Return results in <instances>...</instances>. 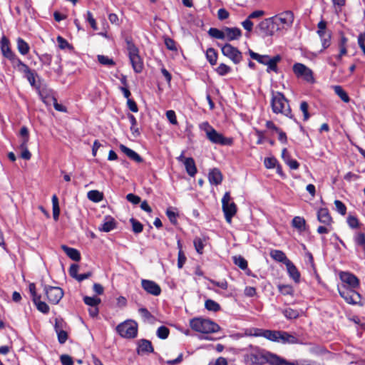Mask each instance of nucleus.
<instances>
[{
	"mask_svg": "<svg viewBox=\"0 0 365 365\" xmlns=\"http://www.w3.org/2000/svg\"><path fill=\"white\" fill-rule=\"evenodd\" d=\"M336 211L341 215H344L346 212V207L345 205L340 200H336L334 201Z\"/></svg>",
	"mask_w": 365,
	"mask_h": 365,
	"instance_id": "52",
	"label": "nucleus"
},
{
	"mask_svg": "<svg viewBox=\"0 0 365 365\" xmlns=\"http://www.w3.org/2000/svg\"><path fill=\"white\" fill-rule=\"evenodd\" d=\"M274 23L273 16L264 19L257 25V29L264 36H272L278 32Z\"/></svg>",
	"mask_w": 365,
	"mask_h": 365,
	"instance_id": "10",
	"label": "nucleus"
},
{
	"mask_svg": "<svg viewBox=\"0 0 365 365\" xmlns=\"http://www.w3.org/2000/svg\"><path fill=\"white\" fill-rule=\"evenodd\" d=\"M354 242L357 248L361 249L365 252V233L363 232H356L354 235Z\"/></svg>",
	"mask_w": 365,
	"mask_h": 365,
	"instance_id": "30",
	"label": "nucleus"
},
{
	"mask_svg": "<svg viewBox=\"0 0 365 365\" xmlns=\"http://www.w3.org/2000/svg\"><path fill=\"white\" fill-rule=\"evenodd\" d=\"M278 289L283 295H292L293 294V289L289 285L279 284Z\"/></svg>",
	"mask_w": 365,
	"mask_h": 365,
	"instance_id": "50",
	"label": "nucleus"
},
{
	"mask_svg": "<svg viewBox=\"0 0 365 365\" xmlns=\"http://www.w3.org/2000/svg\"><path fill=\"white\" fill-rule=\"evenodd\" d=\"M262 329L251 328L245 330V334L249 336H262Z\"/></svg>",
	"mask_w": 365,
	"mask_h": 365,
	"instance_id": "48",
	"label": "nucleus"
},
{
	"mask_svg": "<svg viewBox=\"0 0 365 365\" xmlns=\"http://www.w3.org/2000/svg\"><path fill=\"white\" fill-rule=\"evenodd\" d=\"M0 43L1 51L3 56L10 61H12L16 57V55L11 50L9 39L6 37L3 36L1 39Z\"/></svg>",
	"mask_w": 365,
	"mask_h": 365,
	"instance_id": "16",
	"label": "nucleus"
},
{
	"mask_svg": "<svg viewBox=\"0 0 365 365\" xmlns=\"http://www.w3.org/2000/svg\"><path fill=\"white\" fill-rule=\"evenodd\" d=\"M224 56L230 58L235 64L239 63L242 59V53L230 43H226L221 47Z\"/></svg>",
	"mask_w": 365,
	"mask_h": 365,
	"instance_id": "11",
	"label": "nucleus"
},
{
	"mask_svg": "<svg viewBox=\"0 0 365 365\" xmlns=\"http://www.w3.org/2000/svg\"><path fill=\"white\" fill-rule=\"evenodd\" d=\"M52 206H53V217L55 220H57L60 214V208L58 205V199L56 195L52 196Z\"/></svg>",
	"mask_w": 365,
	"mask_h": 365,
	"instance_id": "38",
	"label": "nucleus"
},
{
	"mask_svg": "<svg viewBox=\"0 0 365 365\" xmlns=\"http://www.w3.org/2000/svg\"><path fill=\"white\" fill-rule=\"evenodd\" d=\"M340 279L346 287L356 289L359 286L358 278L351 273L342 272L339 274Z\"/></svg>",
	"mask_w": 365,
	"mask_h": 365,
	"instance_id": "14",
	"label": "nucleus"
},
{
	"mask_svg": "<svg viewBox=\"0 0 365 365\" xmlns=\"http://www.w3.org/2000/svg\"><path fill=\"white\" fill-rule=\"evenodd\" d=\"M17 49L22 55H26L29 52L30 47L29 44L21 38L16 40Z\"/></svg>",
	"mask_w": 365,
	"mask_h": 365,
	"instance_id": "34",
	"label": "nucleus"
},
{
	"mask_svg": "<svg viewBox=\"0 0 365 365\" xmlns=\"http://www.w3.org/2000/svg\"><path fill=\"white\" fill-rule=\"evenodd\" d=\"M127 50L132 67L135 73H140L143 69V61L139 55L137 46L130 41H127Z\"/></svg>",
	"mask_w": 365,
	"mask_h": 365,
	"instance_id": "6",
	"label": "nucleus"
},
{
	"mask_svg": "<svg viewBox=\"0 0 365 365\" xmlns=\"http://www.w3.org/2000/svg\"><path fill=\"white\" fill-rule=\"evenodd\" d=\"M208 179L211 184L217 185L222 181V174L219 169L214 168L210 171Z\"/></svg>",
	"mask_w": 365,
	"mask_h": 365,
	"instance_id": "23",
	"label": "nucleus"
},
{
	"mask_svg": "<svg viewBox=\"0 0 365 365\" xmlns=\"http://www.w3.org/2000/svg\"><path fill=\"white\" fill-rule=\"evenodd\" d=\"M308 108H309V106H308V103L306 101H302L300 103V110L303 113L304 120H307L309 119V112H308Z\"/></svg>",
	"mask_w": 365,
	"mask_h": 365,
	"instance_id": "58",
	"label": "nucleus"
},
{
	"mask_svg": "<svg viewBox=\"0 0 365 365\" xmlns=\"http://www.w3.org/2000/svg\"><path fill=\"white\" fill-rule=\"evenodd\" d=\"M248 53L252 59L256 60L258 63L263 65L265 64L266 61L270 57L268 55H260L257 53L254 52L252 50H249Z\"/></svg>",
	"mask_w": 365,
	"mask_h": 365,
	"instance_id": "37",
	"label": "nucleus"
},
{
	"mask_svg": "<svg viewBox=\"0 0 365 365\" xmlns=\"http://www.w3.org/2000/svg\"><path fill=\"white\" fill-rule=\"evenodd\" d=\"M39 60L43 65L50 66L52 61V56L50 54L44 53L39 56Z\"/></svg>",
	"mask_w": 365,
	"mask_h": 365,
	"instance_id": "56",
	"label": "nucleus"
},
{
	"mask_svg": "<svg viewBox=\"0 0 365 365\" xmlns=\"http://www.w3.org/2000/svg\"><path fill=\"white\" fill-rule=\"evenodd\" d=\"M61 248L71 259L76 262L81 259V254L76 249L68 247L66 245H62Z\"/></svg>",
	"mask_w": 365,
	"mask_h": 365,
	"instance_id": "28",
	"label": "nucleus"
},
{
	"mask_svg": "<svg viewBox=\"0 0 365 365\" xmlns=\"http://www.w3.org/2000/svg\"><path fill=\"white\" fill-rule=\"evenodd\" d=\"M285 265L289 277L292 278L294 282H298L299 281L300 274L295 265L291 261H287V264Z\"/></svg>",
	"mask_w": 365,
	"mask_h": 365,
	"instance_id": "27",
	"label": "nucleus"
},
{
	"mask_svg": "<svg viewBox=\"0 0 365 365\" xmlns=\"http://www.w3.org/2000/svg\"><path fill=\"white\" fill-rule=\"evenodd\" d=\"M346 221H347L348 225L351 229H356V228L359 227V220L353 215H349Z\"/></svg>",
	"mask_w": 365,
	"mask_h": 365,
	"instance_id": "51",
	"label": "nucleus"
},
{
	"mask_svg": "<svg viewBox=\"0 0 365 365\" xmlns=\"http://www.w3.org/2000/svg\"><path fill=\"white\" fill-rule=\"evenodd\" d=\"M279 342L282 344H298L299 339L294 335L284 331H279V335L278 337Z\"/></svg>",
	"mask_w": 365,
	"mask_h": 365,
	"instance_id": "21",
	"label": "nucleus"
},
{
	"mask_svg": "<svg viewBox=\"0 0 365 365\" xmlns=\"http://www.w3.org/2000/svg\"><path fill=\"white\" fill-rule=\"evenodd\" d=\"M130 222L132 224V228H133V231L135 232V233H140L143 231V225L137 221L136 220L133 219V218H131L130 219Z\"/></svg>",
	"mask_w": 365,
	"mask_h": 365,
	"instance_id": "54",
	"label": "nucleus"
},
{
	"mask_svg": "<svg viewBox=\"0 0 365 365\" xmlns=\"http://www.w3.org/2000/svg\"><path fill=\"white\" fill-rule=\"evenodd\" d=\"M11 63L14 68L24 74L30 70L29 66L23 63L17 56Z\"/></svg>",
	"mask_w": 365,
	"mask_h": 365,
	"instance_id": "31",
	"label": "nucleus"
},
{
	"mask_svg": "<svg viewBox=\"0 0 365 365\" xmlns=\"http://www.w3.org/2000/svg\"><path fill=\"white\" fill-rule=\"evenodd\" d=\"M115 228V222L113 219L110 218L108 221L103 222L99 230L103 232H110Z\"/></svg>",
	"mask_w": 365,
	"mask_h": 365,
	"instance_id": "43",
	"label": "nucleus"
},
{
	"mask_svg": "<svg viewBox=\"0 0 365 365\" xmlns=\"http://www.w3.org/2000/svg\"><path fill=\"white\" fill-rule=\"evenodd\" d=\"M83 302L90 307L98 306L101 303V299L96 297H85Z\"/></svg>",
	"mask_w": 365,
	"mask_h": 365,
	"instance_id": "46",
	"label": "nucleus"
},
{
	"mask_svg": "<svg viewBox=\"0 0 365 365\" xmlns=\"http://www.w3.org/2000/svg\"><path fill=\"white\" fill-rule=\"evenodd\" d=\"M317 34L321 38L323 48L325 49L330 46L331 35L326 32L327 23L322 20L318 23Z\"/></svg>",
	"mask_w": 365,
	"mask_h": 365,
	"instance_id": "13",
	"label": "nucleus"
},
{
	"mask_svg": "<svg viewBox=\"0 0 365 365\" xmlns=\"http://www.w3.org/2000/svg\"><path fill=\"white\" fill-rule=\"evenodd\" d=\"M142 287L149 294L158 296L161 293L160 286L153 281L148 279H143L141 281Z\"/></svg>",
	"mask_w": 365,
	"mask_h": 365,
	"instance_id": "15",
	"label": "nucleus"
},
{
	"mask_svg": "<svg viewBox=\"0 0 365 365\" xmlns=\"http://www.w3.org/2000/svg\"><path fill=\"white\" fill-rule=\"evenodd\" d=\"M98 60L100 63L106 66H114L115 63L113 59L109 58L108 56L103 55H98Z\"/></svg>",
	"mask_w": 365,
	"mask_h": 365,
	"instance_id": "53",
	"label": "nucleus"
},
{
	"mask_svg": "<svg viewBox=\"0 0 365 365\" xmlns=\"http://www.w3.org/2000/svg\"><path fill=\"white\" fill-rule=\"evenodd\" d=\"M248 352L245 355V361L251 365H294L279 356L261 349L258 346L250 345Z\"/></svg>",
	"mask_w": 365,
	"mask_h": 365,
	"instance_id": "1",
	"label": "nucleus"
},
{
	"mask_svg": "<svg viewBox=\"0 0 365 365\" xmlns=\"http://www.w3.org/2000/svg\"><path fill=\"white\" fill-rule=\"evenodd\" d=\"M278 32L287 31L293 24L294 20V13L290 10L281 12L273 16Z\"/></svg>",
	"mask_w": 365,
	"mask_h": 365,
	"instance_id": "5",
	"label": "nucleus"
},
{
	"mask_svg": "<svg viewBox=\"0 0 365 365\" xmlns=\"http://www.w3.org/2000/svg\"><path fill=\"white\" fill-rule=\"evenodd\" d=\"M116 331L122 337L133 339L137 336L138 324L134 321L128 320L118 324Z\"/></svg>",
	"mask_w": 365,
	"mask_h": 365,
	"instance_id": "7",
	"label": "nucleus"
},
{
	"mask_svg": "<svg viewBox=\"0 0 365 365\" xmlns=\"http://www.w3.org/2000/svg\"><path fill=\"white\" fill-rule=\"evenodd\" d=\"M294 75L309 83H314L315 80L313 71L307 66L301 63H296L292 66Z\"/></svg>",
	"mask_w": 365,
	"mask_h": 365,
	"instance_id": "8",
	"label": "nucleus"
},
{
	"mask_svg": "<svg viewBox=\"0 0 365 365\" xmlns=\"http://www.w3.org/2000/svg\"><path fill=\"white\" fill-rule=\"evenodd\" d=\"M87 197L92 202H99L103 200V194L98 190H93L88 192Z\"/></svg>",
	"mask_w": 365,
	"mask_h": 365,
	"instance_id": "35",
	"label": "nucleus"
},
{
	"mask_svg": "<svg viewBox=\"0 0 365 365\" xmlns=\"http://www.w3.org/2000/svg\"><path fill=\"white\" fill-rule=\"evenodd\" d=\"M170 331L169 329L165 326H161L157 329V336L161 339H165L168 337Z\"/></svg>",
	"mask_w": 365,
	"mask_h": 365,
	"instance_id": "47",
	"label": "nucleus"
},
{
	"mask_svg": "<svg viewBox=\"0 0 365 365\" xmlns=\"http://www.w3.org/2000/svg\"><path fill=\"white\" fill-rule=\"evenodd\" d=\"M205 308L209 311L217 312L220 309V305L212 299H207L205 302Z\"/></svg>",
	"mask_w": 365,
	"mask_h": 365,
	"instance_id": "41",
	"label": "nucleus"
},
{
	"mask_svg": "<svg viewBox=\"0 0 365 365\" xmlns=\"http://www.w3.org/2000/svg\"><path fill=\"white\" fill-rule=\"evenodd\" d=\"M61 361L63 365H73V361L71 356L68 355H62L61 356Z\"/></svg>",
	"mask_w": 365,
	"mask_h": 365,
	"instance_id": "64",
	"label": "nucleus"
},
{
	"mask_svg": "<svg viewBox=\"0 0 365 365\" xmlns=\"http://www.w3.org/2000/svg\"><path fill=\"white\" fill-rule=\"evenodd\" d=\"M65 324L63 321L56 319L54 329L57 334L58 341L60 344H64L68 339V333L63 329Z\"/></svg>",
	"mask_w": 365,
	"mask_h": 365,
	"instance_id": "17",
	"label": "nucleus"
},
{
	"mask_svg": "<svg viewBox=\"0 0 365 365\" xmlns=\"http://www.w3.org/2000/svg\"><path fill=\"white\" fill-rule=\"evenodd\" d=\"M153 351V347L150 341L147 339H140L138 341V352L142 353H152Z\"/></svg>",
	"mask_w": 365,
	"mask_h": 365,
	"instance_id": "26",
	"label": "nucleus"
},
{
	"mask_svg": "<svg viewBox=\"0 0 365 365\" xmlns=\"http://www.w3.org/2000/svg\"><path fill=\"white\" fill-rule=\"evenodd\" d=\"M279 331L263 329L262 337L274 342H279Z\"/></svg>",
	"mask_w": 365,
	"mask_h": 365,
	"instance_id": "32",
	"label": "nucleus"
},
{
	"mask_svg": "<svg viewBox=\"0 0 365 365\" xmlns=\"http://www.w3.org/2000/svg\"><path fill=\"white\" fill-rule=\"evenodd\" d=\"M200 128L205 133L207 138L214 144L220 145H231L233 140L231 138L225 137L217 132L208 122H203L200 125Z\"/></svg>",
	"mask_w": 365,
	"mask_h": 365,
	"instance_id": "3",
	"label": "nucleus"
},
{
	"mask_svg": "<svg viewBox=\"0 0 365 365\" xmlns=\"http://www.w3.org/2000/svg\"><path fill=\"white\" fill-rule=\"evenodd\" d=\"M206 58L211 65H215L217 60V53L216 51L210 48L206 51Z\"/></svg>",
	"mask_w": 365,
	"mask_h": 365,
	"instance_id": "39",
	"label": "nucleus"
},
{
	"mask_svg": "<svg viewBox=\"0 0 365 365\" xmlns=\"http://www.w3.org/2000/svg\"><path fill=\"white\" fill-rule=\"evenodd\" d=\"M284 317L289 319H297L299 317V312L291 308H287L283 312Z\"/></svg>",
	"mask_w": 365,
	"mask_h": 365,
	"instance_id": "45",
	"label": "nucleus"
},
{
	"mask_svg": "<svg viewBox=\"0 0 365 365\" xmlns=\"http://www.w3.org/2000/svg\"><path fill=\"white\" fill-rule=\"evenodd\" d=\"M193 243H194V246H195L196 251L199 254H202L203 249H204V243H203L202 240L200 237H196L194 240Z\"/></svg>",
	"mask_w": 365,
	"mask_h": 365,
	"instance_id": "55",
	"label": "nucleus"
},
{
	"mask_svg": "<svg viewBox=\"0 0 365 365\" xmlns=\"http://www.w3.org/2000/svg\"><path fill=\"white\" fill-rule=\"evenodd\" d=\"M271 107L275 114H282L287 118H292L289 101L283 93L274 91L272 93Z\"/></svg>",
	"mask_w": 365,
	"mask_h": 365,
	"instance_id": "2",
	"label": "nucleus"
},
{
	"mask_svg": "<svg viewBox=\"0 0 365 365\" xmlns=\"http://www.w3.org/2000/svg\"><path fill=\"white\" fill-rule=\"evenodd\" d=\"M44 292L48 300L54 304H58L63 296L61 288L58 287L44 286Z\"/></svg>",
	"mask_w": 365,
	"mask_h": 365,
	"instance_id": "12",
	"label": "nucleus"
},
{
	"mask_svg": "<svg viewBox=\"0 0 365 365\" xmlns=\"http://www.w3.org/2000/svg\"><path fill=\"white\" fill-rule=\"evenodd\" d=\"M277 161L274 158H266L264 160V166L268 168H274Z\"/></svg>",
	"mask_w": 365,
	"mask_h": 365,
	"instance_id": "59",
	"label": "nucleus"
},
{
	"mask_svg": "<svg viewBox=\"0 0 365 365\" xmlns=\"http://www.w3.org/2000/svg\"><path fill=\"white\" fill-rule=\"evenodd\" d=\"M183 164L187 173L191 177L195 176L197 173V168L194 159L192 158H187L184 159Z\"/></svg>",
	"mask_w": 365,
	"mask_h": 365,
	"instance_id": "25",
	"label": "nucleus"
},
{
	"mask_svg": "<svg viewBox=\"0 0 365 365\" xmlns=\"http://www.w3.org/2000/svg\"><path fill=\"white\" fill-rule=\"evenodd\" d=\"M87 21L90 24L93 30H98V26L95 19L93 17V15L91 11H87Z\"/></svg>",
	"mask_w": 365,
	"mask_h": 365,
	"instance_id": "62",
	"label": "nucleus"
},
{
	"mask_svg": "<svg viewBox=\"0 0 365 365\" xmlns=\"http://www.w3.org/2000/svg\"><path fill=\"white\" fill-rule=\"evenodd\" d=\"M208 34L211 37L217 38V39L224 40V38H225L224 29L222 30H220L216 28H210L208 31Z\"/></svg>",
	"mask_w": 365,
	"mask_h": 365,
	"instance_id": "40",
	"label": "nucleus"
},
{
	"mask_svg": "<svg viewBox=\"0 0 365 365\" xmlns=\"http://www.w3.org/2000/svg\"><path fill=\"white\" fill-rule=\"evenodd\" d=\"M334 90L335 93L341 98L342 101L344 103H349L350 98L347 94V93L340 86H334Z\"/></svg>",
	"mask_w": 365,
	"mask_h": 365,
	"instance_id": "36",
	"label": "nucleus"
},
{
	"mask_svg": "<svg viewBox=\"0 0 365 365\" xmlns=\"http://www.w3.org/2000/svg\"><path fill=\"white\" fill-rule=\"evenodd\" d=\"M317 220L323 225H333V219L327 208H320L317 211Z\"/></svg>",
	"mask_w": 365,
	"mask_h": 365,
	"instance_id": "18",
	"label": "nucleus"
},
{
	"mask_svg": "<svg viewBox=\"0 0 365 365\" xmlns=\"http://www.w3.org/2000/svg\"><path fill=\"white\" fill-rule=\"evenodd\" d=\"M36 306L38 311L42 313L46 314L49 311V307L45 302L41 301V297L38 298L36 301H33Z\"/></svg>",
	"mask_w": 365,
	"mask_h": 365,
	"instance_id": "44",
	"label": "nucleus"
},
{
	"mask_svg": "<svg viewBox=\"0 0 365 365\" xmlns=\"http://www.w3.org/2000/svg\"><path fill=\"white\" fill-rule=\"evenodd\" d=\"M292 225L300 232L305 230L306 221L303 217L299 216L294 217L292 221Z\"/></svg>",
	"mask_w": 365,
	"mask_h": 365,
	"instance_id": "33",
	"label": "nucleus"
},
{
	"mask_svg": "<svg viewBox=\"0 0 365 365\" xmlns=\"http://www.w3.org/2000/svg\"><path fill=\"white\" fill-rule=\"evenodd\" d=\"M270 257L274 259L275 261L282 262L284 264H287V261H290L284 254L281 250H273L270 252Z\"/></svg>",
	"mask_w": 365,
	"mask_h": 365,
	"instance_id": "29",
	"label": "nucleus"
},
{
	"mask_svg": "<svg viewBox=\"0 0 365 365\" xmlns=\"http://www.w3.org/2000/svg\"><path fill=\"white\" fill-rule=\"evenodd\" d=\"M120 150L125 154L130 159L134 160L136 163H142L143 158L134 150L126 147L124 145H120Z\"/></svg>",
	"mask_w": 365,
	"mask_h": 365,
	"instance_id": "24",
	"label": "nucleus"
},
{
	"mask_svg": "<svg viewBox=\"0 0 365 365\" xmlns=\"http://www.w3.org/2000/svg\"><path fill=\"white\" fill-rule=\"evenodd\" d=\"M166 117L169 122L173 125H177L178 120L176 118V115L174 110H169L166 112Z\"/></svg>",
	"mask_w": 365,
	"mask_h": 365,
	"instance_id": "57",
	"label": "nucleus"
},
{
	"mask_svg": "<svg viewBox=\"0 0 365 365\" xmlns=\"http://www.w3.org/2000/svg\"><path fill=\"white\" fill-rule=\"evenodd\" d=\"M222 210L225 214V220L228 223H231L232 217L237 212V206L234 202L227 203L222 205Z\"/></svg>",
	"mask_w": 365,
	"mask_h": 365,
	"instance_id": "20",
	"label": "nucleus"
},
{
	"mask_svg": "<svg viewBox=\"0 0 365 365\" xmlns=\"http://www.w3.org/2000/svg\"><path fill=\"white\" fill-rule=\"evenodd\" d=\"M190 326L195 331L205 334L217 332L220 329L218 324L209 319L202 318L191 319Z\"/></svg>",
	"mask_w": 365,
	"mask_h": 365,
	"instance_id": "4",
	"label": "nucleus"
},
{
	"mask_svg": "<svg viewBox=\"0 0 365 365\" xmlns=\"http://www.w3.org/2000/svg\"><path fill=\"white\" fill-rule=\"evenodd\" d=\"M333 230V225H323L317 228V232L319 234H327Z\"/></svg>",
	"mask_w": 365,
	"mask_h": 365,
	"instance_id": "60",
	"label": "nucleus"
},
{
	"mask_svg": "<svg viewBox=\"0 0 365 365\" xmlns=\"http://www.w3.org/2000/svg\"><path fill=\"white\" fill-rule=\"evenodd\" d=\"M282 58L279 55H276L273 57H269L265 63V66H267V72L269 73L273 71L274 73L278 72L277 63L280 62Z\"/></svg>",
	"mask_w": 365,
	"mask_h": 365,
	"instance_id": "22",
	"label": "nucleus"
},
{
	"mask_svg": "<svg viewBox=\"0 0 365 365\" xmlns=\"http://www.w3.org/2000/svg\"><path fill=\"white\" fill-rule=\"evenodd\" d=\"M232 259H233V262L235 263V264L238 266L240 269H247V262L244 257L239 255V256H234L232 257Z\"/></svg>",
	"mask_w": 365,
	"mask_h": 365,
	"instance_id": "42",
	"label": "nucleus"
},
{
	"mask_svg": "<svg viewBox=\"0 0 365 365\" xmlns=\"http://www.w3.org/2000/svg\"><path fill=\"white\" fill-rule=\"evenodd\" d=\"M166 215L172 224L177 223V216L178 215L173 211L171 209H168L166 211Z\"/></svg>",
	"mask_w": 365,
	"mask_h": 365,
	"instance_id": "61",
	"label": "nucleus"
},
{
	"mask_svg": "<svg viewBox=\"0 0 365 365\" xmlns=\"http://www.w3.org/2000/svg\"><path fill=\"white\" fill-rule=\"evenodd\" d=\"M126 199L128 201H129L130 202H131L134 205H137L140 202V197H138V195L133 194V193L128 194L126 195Z\"/></svg>",
	"mask_w": 365,
	"mask_h": 365,
	"instance_id": "63",
	"label": "nucleus"
},
{
	"mask_svg": "<svg viewBox=\"0 0 365 365\" xmlns=\"http://www.w3.org/2000/svg\"><path fill=\"white\" fill-rule=\"evenodd\" d=\"M340 296L344 300L352 304H357L361 302V295L354 290V289L349 288L346 285H342L338 288Z\"/></svg>",
	"mask_w": 365,
	"mask_h": 365,
	"instance_id": "9",
	"label": "nucleus"
},
{
	"mask_svg": "<svg viewBox=\"0 0 365 365\" xmlns=\"http://www.w3.org/2000/svg\"><path fill=\"white\" fill-rule=\"evenodd\" d=\"M224 40H227L228 41H234L239 39L242 36V31L240 29L233 27H225L224 28Z\"/></svg>",
	"mask_w": 365,
	"mask_h": 365,
	"instance_id": "19",
	"label": "nucleus"
},
{
	"mask_svg": "<svg viewBox=\"0 0 365 365\" xmlns=\"http://www.w3.org/2000/svg\"><path fill=\"white\" fill-rule=\"evenodd\" d=\"M216 71L220 76H225L231 71V68L225 63H220L216 68Z\"/></svg>",
	"mask_w": 365,
	"mask_h": 365,
	"instance_id": "49",
	"label": "nucleus"
}]
</instances>
